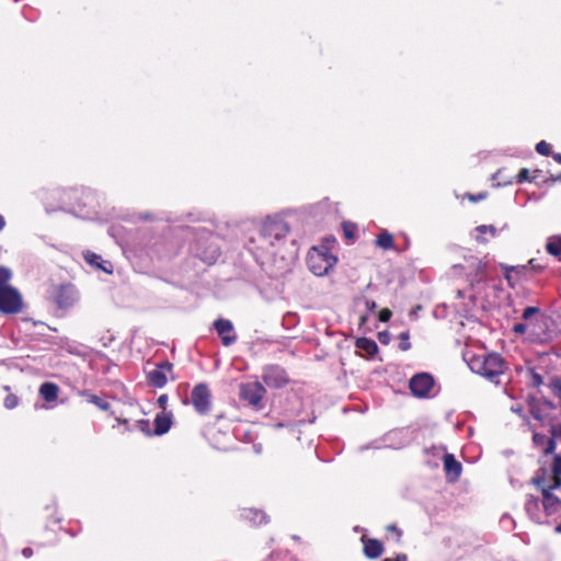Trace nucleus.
Listing matches in <instances>:
<instances>
[{"label": "nucleus", "mask_w": 561, "mask_h": 561, "mask_svg": "<svg viewBox=\"0 0 561 561\" xmlns=\"http://www.w3.org/2000/svg\"><path fill=\"white\" fill-rule=\"evenodd\" d=\"M536 150L542 156H548L550 153V145L545 140H541L536 145Z\"/></svg>", "instance_id": "bb28decb"}, {"label": "nucleus", "mask_w": 561, "mask_h": 561, "mask_svg": "<svg viewBox=\"0 0 561 561\" xmlns=\"http://www.w3.org/2000/svg\"><path fill=\"white\" fill-rule=\"evenodd\" d=\"M533 439H534L535 444L539 445V444H543L547 438L542 434L535 433L533 436Z\"/></svg>", "instance_id": "e433bc0d"}, {"label": "nucleus", "mask_w": 561, "mask_h": 561, "mask_svg": "<svg viewBox=\"0 0 561 561\" xmlns=\"http://www.w3.org/2000/svg\"><path fill=\"white\" fill-rule=\"evenodd\" d=\"M528 264L531 266L533 270L540 271L542 270V266L536 264V261L533 259L528 262Z\"/></svg>", "instance_id": "a18cd8bd"}, {"label": "nucleus", "mask_w": 561, "mask_h": 561, "mask_svg": "<svg viewBox=\"0 0 561 561\" xmlns=\"http://www.w3.org/2000/svg\"><path fill=\"white\" fill-rule=\"evenodd\" d=\"M392 312L388 308H383L379 312V320L381 322H387L390 320Z\"/></svg>", "instance_id": "72a5a7b5"}, {"label": "nucleus", "mask_w": 561, "mask_h": 561, "mask_svg": "<svg viewBox=\"0 0 561 561\" xmlns=\"http://www.w3.org/2000/svg\"><path fill=\"white\" fill-rule=\"evenodd\" d=\"M550 388H551L553 394L559 399V401L561 403V379L554 378L550 383Z\"/></svg>", "instance_id": "393cba45"}, {"label": "nucleus", "mask_w": 561, "mask_h": 561, "mask_svg": "<svg viewBox=\"0 0 561 561\" xmlns=\"http://www.w3.org/2000/svg\"><path fill=\"white\" fill-rule=\"evenodd\" d=\"M356 347L358 351L365 352L369 356L376 354L378 351V345L376 344V342L367 337L357 339Z\"/></svg>", "instance_id": "6ab92c4d"}, {"label": "nucleus", "mask_w": 561, "mask_h": 561, "mask_svg": "<svg viewBox=\"0 0 561 561\" xmlns=\"http://www.w3.org/2000/svg\"><path fill=\"white\" fill-rule=\"evenodd\" d=\"M242 516L254 525H261L267 522V516L264 512L253 508L244 510Z\"/></svg>", "instance_id": "aec40b11"}, {"label": "nucleus", "mask_w": 561, "mask_h": 561, "mask_svg": "<svg viewBox=\"0 0 561 561\" xmlns=\"http://www.w3.org/2000/svg\"><path fill=\"white\" fill-rule=\"evenodd\" d=\"M380 342H383L386 340V336L379 335Z\"/></svg>", "instance_id": "6e6d98bb"}, {"label": "nucleus", "mask_w": 561, "mask_h": 561, "mask_svg": "<svg viewBox=\"0 0 561 561\" xmlns=\"http://www.w3.org/2000/svg\"><path fill=\"white\" fill-rule=\"evenodd\" d=\"M536 179V176H533L531 180ZM530 180V176H529V170L528 169H522L519 171V173L517 174L516 176V182L517 183H523L525 181H528Z\"/></svg>", "instance_id": "c85d7f7f"}, {"label": "nucleus", "mask_w": 561, "mask_h": 561, "mask_svg": "<svg viewBox=\"0 0 561 561\" xmlns=\"http://www.w3.org/2000/svg\"><path fill=\"white\" fill-rule=\"evenodd\" d=\"M380 342H383L386 340V336L379 335Z\"/></svg>", "instance_id": "5fc2aeb1"}, {"label": "nucleus", "mask_w": 561, "mask_h": 561, "mask_svg": "<svg viewBox=\"0 0 561 561\" xmlns=\"http://www.w3.org/2000/svg\"><path fill=\"white\" fill-rule=\"evenodd\" d=\"M380 342H383L386 340V336L379 335Z\"/></svg>", "instance_id": "4d7b16f0"}, {"label": "nucleus", "mask_w": 561, "mask_h": 561, "mask_svg": "<svg viewBox=\"0 0 561 561\" xmlns=\"http://www.w3.org/2000/svg\"><path fill=\"white\" fill-rule=\"evenodd\" d=\"M470 367L472 370L482 375L490 381L499 382L497 378L504 371V362L499 354L493 353L473 359L470 364Z\"/></svg>", "instance_id": "20e7f679"}, {"label": "nucleus", "mask_w": 561, "mask_h": 561, "mask_svg": "<svg viewBox=\"0 0 561 561\" xmlns=\"http://www.w3.org/2000/svg\"><path fill=\"white\" fill-rule=\"evenodd\" d=\"M84 256V260L92 266H95L102 271H104L105 273H108L111 274L112 273V265L110 264V262H106V261H103L102 257L93 252H85L83 254Z\"/></svg>", "instance_id": "f3484780"}, {"label": "nucleus", "mask_w": 561, "mask_h": 561, "mask_svg": "<svg viewBox=\"0 0 561 561\" xmlns=\"http://www.w3.org/2000/svg\"><path fill=\"white\" fill-rule=\"evenodd\" d=\"M266 390L259 381L243 382L239 386V397L254 410L260 411L265 407L264 397Z\"/></svg>", "instance_id": "39448f33"}, {"label": "nucleus", "mask_w": 561, "mask_h": 561, "mask_svg": "<svg viewBox=\"0 0 561 561\" xmlns=\"http://www.w3.org/2000/svg\"><path fill=\"white\" fill-rule=\"evenodd\" d=\"M533 381H534L535 386H540L542 383V377L539 374L534 373L533 374Z\"/></svg>", "instance_id": "a19ab883"}, {"label": "nucleus", "mask_w": 561, "mask_h": 561, "mask_svg": "<svg viewBox=\"0 0 561 561\" xmlns=\"http://www.w3.org/2000/svg\"><path fill=\"white\" fill-rule=\"evenodd\" d=\"M22 554H23L24 558H31L33 556L32 548H28V547L24 548L22 550Z\"/></svg>", "instance_id": "37998d69"}, {"label": "nucleus", "mask_w": 561, "mask_h": 561, "mask_svg": "<svg viewBox=\"0 0 561 561\" xmlns=\"http://www.w3.org/2000/svg\"><path fill=\"white\" fill-rule=\"evenodd\" d=\"M501 175H502V170H499L494 175H493V179L494 180H500V182L497 183V185H508V184H512V179H501Z\"/></svg>", "instance_id": "473e14b6"}, {"label": "nucleus", "mask_w": 561, "mask_h": 561, "mask_svg": "<svg viewBox=\"0 0 561 561\" xmlns=\"http://www.w3.org/2000/svg\"><path fill=\"white\" fill-rule=\"evenodd\" d=\"M410 390L417 398H427L434 388V379L427 373L413 376L410 380Z\"/></svg>", "instance_id": "1a4fd4ad"}, {"label": "nucleus", "mask_w": 561, "mask_h": 561, "mask_svg": "<svg viewBox=\"0 0 561 561\" xmlns=\"http://www.w3.org/2000/svg\"><path fill=\"white\" fill-rule=\"evenodd\" d=\"M264 382L272 388H282L288 382L286 371L279 366H268L263 371Z\"/></svg>", "instance_id": "9b49d317"}, {"label": "nucleus", "mask_w": 561, "mask_h": 561, "mask_svg": "<svg viewBox=\"0 0 561 561\" xmlns=\"http://www.w3.org/2000/svg\"><path fill=\"white\" fill-rule=\"evenodd\" d=\"M8 283L0 282V312L16 313L22 308V299L18 290Z\"/></svg>", "instance_id": "423d86ee"}, {"label": "nucleus", "mask_w": 561, "mask_h": 561, "mask_svg": "<svg viewBox=\"0 0 561 561\" xmlns=\"http://www.w3.org/2000/svg\"><path fill=\"white\" fill-rule=\"evenodd\" d=\"M517 267H514V266H511V267H506V279L508 282H511V279H513V276H511V273L516 271Z\"/></svg>", "instance_id": "c03bdc74"}, {"label": "nucleus", "mask_w": 561, "mask_h": 561, "mask_svg": "<svg viewBox=\"0 0 561 561\" xmlns=\"http://www.w3.org/2000/svg\"><path fill=\"white\" fill-rule=\"evenodd\" d=\"M538 312L539 309L537 307H527L524 309L523 318L527 320Z\"/></svg>", "instance_id": "2f4dec72"}, {"label": "nucleus", "mask_w": 561, "mask_h": 561, "mask_svg": "<svg viewBox=\"0 0 561 561\" xmlns=\"http://www.w3.org/2000/svg\"><path fill=\"white\" fill-rule=\"evenodd\" d=\"M82 396H85L88 401L94 405H96L99 409L106 411L110 408V403L102 398L95 396V394H89L83 392Z\"/></svg>", "instance_id": "b1692460"}, {"label": "nucleus", "mask_w": 561, "mask_h": 561, "mask_svg": "<svg viewBox=\"0 0 561 561\" xmlns=\"http://www.w3.org/2000/svg\"><path fill=\"white\" fill-rule=\"evenodd\" d=\"M382 561H408V556L405 553H399L394 558H386Z\"/></svg>", "instance_id": "f704fd0d"}, {"label": "nucleus", "mask_w": 561, "mask_h": 561, "mask_svg": "<svg viewBox=\"0 0 561 561\" xmlns=\"http://www.w3.org/2000/svg\"><path fill=\"white\" fill-rule=\"evenodd\" d=\"M553 182L561 181V173L559 175L552 176L551 179Z\"/></svg>", "instance_id": "8fccbe9b"}, {"label": "nucleus", "mask_w": 561, "mask_h": 561, "mask_svg": "<svg viewBox=\"0 0 561 561\" xmlns=\"http://www.w3.org/2000/svg\"><path fill=\"white\" fill-rule=\"evenodd\" d=\"M477 230H478L479 232H481V233L489 232V233H491L493 237H495V236H496V233H497L496 228H495L494 226H492V225H489V226H488V225H481V226H478V227H477Z\"/></svg>", "instance_id": "c756f323"}, {"label": "nucleus", "mask_w": 561, "mask_h": 561, "mask_svg": "<svg viewBox=\"0 0 561 561\" xmlns=\"http://www.w3.org/2000/svg\"><path fill=\"white\" fill-rule=\"evenodd\" d=\"M345 234H346V237H348V238H351V237H352L351 231H348L347 229H345Z\"/></svg>", "instance_id": "603ef678"}, {"label": "nucleus", "mask_w": 561, "mask_h": 561, "mask_svg": "<svg viewBox=\"0 0 561 561\" xmlns=\"http://www.w3.org/2000/svg\"><path fill=\"white\" fill-rule=\"evenodd\" d=\"M552 157L557 162L561 163V153H554Z\"/></svg>", "instance_id": "09e8293b"}, {"label": "nucleus", "mask_w": 561, "mask_h": 561, "mask_svg": "<svg viewBox=\"0 0 561 561\" xmlns=\"http://www.w3.org/2000/svg\"><path fill=\"white\" fill-rule=\"evenodd\" d=\"M399 337L401 340L400 348L402 351L410 350L411 348V343L409 342V332H402Z\"/></svg>", "instance_id": "cd10ccee"}, {"label": "nucleus", "mask_w": 561, "mask_h": 561, "mask_svg": "<svg viewBox=\"0 0 561 561\" xmlns=\"http://www.w3.org/2000/svg\"><path fill=\"white\" fill-rule=\"evenodd\" d=\"M218 254V251L217 250H214L213 254H211V259Z\"/></svg>", "instance_id": "864d4df0"}, {"label": "nucleus", "mask_w": 561, "mask_h": 561, "mask_svg": "<svg viewBox=\"0 0 561 561\" xmlns=\"http://www.w3.org/2000/svg\"><path fill=\"white\" fill-rule=\"evenodd\" d=\"M50 298L62 309L72 307L79 299L77 289L71 284L55 286L50 290Z\"/></svg>", "instance_id": "0eeeda50"}, {"label": "nucleus", "mask_w": 561, "mask_h": 561, "mask_svg": "<svg viewBox=\"0 0 561 561\" xmlns=\"http://www.w3.org/2000/svg\"><path fill=\"white\" fill-rule=\"evenodd\" d=\"M388 530L396 531L399 537L402 535L401 530H399L394 525L388 526Z\"/></svg>", "instance_id": "49530a36"}, {"label": "nucleus", "mask_w": 561, "mask_h": 561, "mask_svg": "<svg viewBox=\"0 0 561 561\" xmlns=\"http://www.w3.org/2000/svg\"><path fill=\"white\" fill-rule=\"evenodd\" d=\"M58 393L59 387L54 382H44L39 387V394L47 402L56 401Z\"/></svg>", "instance_id": "a211bd4d"}, {"label": "nucleus", "mask_w": 561, "mask_h": 561, "mask_svg": "<svg viewBox=\"0 0 561 561\" xmlns=\"http://www.w3.org/2000/svg\"><path fill=\"white\" fill-rule=\"evenodd\" d=\"M376 244L385 250L393 248V238L388 231H382L378 234Z\"/></svg>", "instance_id": "4be33fe9"}, {"label": "nucleus", "mask_w": 561, "mask_h": 561, "mask_svg": "<svg viewBox=\"0 0 561 561\" xmlns=\"http://www.w3.org/2000/svg\"><path fill=\"white\" fill-rule=\"evenodd\" d=\"M154 434L163 435L165 434L172 425V413L171 412H161L158 413L154 417Z\"/></svg>", "instance_id": "4468645a"}, {"label": "nucleus", "mask_w": 561, "mask_h": 561, "mask_svg": "<svg viewBox=\"0 0 561 561\" xmlns=\"http://www.w3.org/2000/svg\"><path fill=\"white\" fill-rule=\"evenodd\" d=\"M527 330V325L524 323H517L514 325V332L515 333H525Z\"/></svg>", "instance_id": "4c0bfd02"}, {"label": "nucleus", "mask_w": 561, "mask_h": 561, "mask_svg": "<svg viewBox=\"0 0 561 561\" xmlns=\"http://www.w3.org/2000/svg\"><path fill=\"white\" fill-rule=\"evenodd\" d=\"M366 320H367V317H366V316H362V317H360V323H365V322H366Z\"/></svg>", "instance_id": "3c124183"}, {"label": "nucleus", "mask_w": 561, "mask_h": 561, "mask_svg": "<svg viewBox=\"0 0 561 561\" xmlns=\"http://www.w3.org/2000/svg\"><path fill=\"white\" fill-rule=\"evenodd\" d=\"M191 402L197 413L204 415L209 412L211 407V393L206 383H198L193 388Z\"/></svg>", "instance_id": "6e6552de"}, {"label": "nucleus", "mask_w": 561, "mask_h": 561, "mask_svg": "<svg viewBox=\"0 0 561 561\" xmlns=\"http://www.w3.org/2000/svg\"><path fill=\"white\" fill-rule=\"evenodd\" d=\"M546 249L553 256L561 255V236H551L547 240Z\"/></svg>", "instance_id": "412c9836"}, {"label": "nucleus", "mask_w": 561, "mask_h": 561, "mask_svg": "<svg viewBox=\"0 0 561 561\" xmlns=\"http://www.w3.org/2000/svg\"><path fill=\"white\" fill-rule=\"evenodd\" d=\"M364 554L368 559H377L383 553V545L377 539H363Z\"/></svg>", "instance_id": "2eb2a0df"}, {"label": "nucleus", "mask_w": 561, "mask_h": 561, "mask_svg": "<svg viewBox=\"0 0 561 561\" xmlns=\"http://www.w3.org/2000/svg\"><path fill=\"white\" fill-rule=\"evenodd\" d=\"M561 482V456L558 455L553 458L552 462V474L548 482L554 483V482Z\"/></svg>", "instance_id": "5701e85b"}, {"label": "nucleus", "mask_w": 561, "mask_h": 561, "mask_svg": "<svg viewBox=\"0 0 561 561\" xmlns=\"http://www.w3.org/2000/svg\"><path fill=\"white\" fill-rule=\"evenodd\" d=\"M4 226H5V220H4L3 216L0 215V231L4 228Z\"/></svg>", "instance_id": "de8ad7c7"}, {"label": "nucleus", "mask_w": 561, "mask_h": 561, "mask_svg": "<svg viewBox=\"0 0 561 561\" xmlns=\"http://www.w3.org/2000/svg\"><path fill=\"white\" fill-rule=\"evenodd\" d=\"M214 328L216 329L225 346H229L237 341L233 324L230 320L218 319L214 322Z\"/></svg>", "instance_id": "f8f14e48"}, {"label": "nucleus", "mask_w": 561, "mask_h": 561, "mask_svg": "<svg viewBox=\"0 0 561 561\" xmlns=\"http://www.w3.org/2000/svg\"><path fill=\"white\" fill-rule=\"evenodd\" d=\"M552 434H553V436L561 438V424L553 425Z\"/></svg>", "instance_id": "79ce46f5"}, {"label": "nucleus", "mask_w": 561, "mask_h": 561, "mask_svg": "<svg viewBox=\"0 0 561 561\" xmlns=\"http://www.w3.org/2000/svg\"><path fill=\"white\" fill-rule=\"evenodd\" d=\"M533 481L541 490V504L547 517L558 513L561 510V482L550 483L546 479L539 478H534Z\"/></svg>", "instance_id": "7ed1b4c3"}, {"label": "nucleus", "mask_w": 561, "mask_h": 561, "mask_svg": "<svg viewBox=\"0 0 561 561\" xmlns=\"http://www.w3.org/2000/svg\"><path fill=\"white\" fill-rule=\"evenodd\" d=\"M167 403H168V396L167 394H161L159 398H158V404L160 408H162L163 410L165 409L167 407Z\"/></svg>", "instance_id": "58836bf2"}, {"label": "nucleus", "mask_w": 561, "mask_h": 561, "mask_svg": "<svg viewBox=\"0 0 561 561\" xmlns=\"http://www.w3.org/2000/svg\"><path fill=\"white\" fill-rule=\"evenodd\" d=\"M172 370V364L168 360L160 363L156 368L147 374L150 386L162 388L168 381V374Z\"/></svg>", "instance_id": "9d476101"}, {"label": "nucleus", "mask_w": 561, "mask_h": 561, "mask_svg": "<svg viewBox=\"0 0 561 561\" xmlns=\"http://www.w3.org/2000/svg\"><path fill=\"white\" fill-rule=\"evenodd\" d=\"M364 305L368 311H374L377 308V304L374 300L364 299Z\"/></svg>", "instance_id": "c9c22d12"}, {"label": "nucleus", "mask_w": 561, "mask_h": 561, "mask_svg": "<svg viewBox=\"0 0 561 561\" xmlns=\"http://www.w3.org/2000/svg\"><path fill=\"white\" fill-rule=\"evenodd\" d=\"M525 511L534 522L539 524L546 522L547 515L538 497L528 495L525 502Z\"/></svg>", "instance_id": "ddd939ff"}, {"label": "nucleus", "mask_w": 561, "mask_h": 561, "mask_svg": "<svg viewBox=\"0 0 561 561\" xmlns=\"http://www.w3.org/2000/svg\"><path fill=\"white\" fill-rule=\"evenodd\" d=\"M336 262V256L329 252L325 244L312 247L307 255V265L316 276L327 275Z\"/></svg>", "instance_id": "f03ea898"}, {"label": "nucleus", "mask_w": 561, "mask_h": 561, "mask_svg": "<svg viewBox=\"0 0 561 561\" xmlns=\"http://www.w3.org/2000/svg\"><path fill=\"white\" fill-rule=\"evenodd\" d=\"M554 447H556V443H554L553 439L550 438V439L547 440V447H546L545 451L547 454L552 453Z\"/></svg>", "instance_id": "ea45409f"}, {"label": "nucleus", "mask_w": 561, "mask_h": 561, "mask_svg": "<svg viewBox=\"0 0 561 561\" xmlns=\"http://www.w3.org/2000/svg\"><path fill=\"white\" fill-rule=\"evenodd\" d=\"M12 273L9 268L0 266V282H9Z\"/></svg>", "instance_id": "7c9ffc66"}, {"label": "nucleus", "mask_w": 561, "mask_h": 561, "mask_svg": "<svg viewBox=\"0 0 561 561\" xmlns=\"http://www.w3.org/2000/svg\"><path fill=\"white\" fill-rule=\"evenodd\" d=\"M289 231V227L285 220L278 217H268L262 224L257 240H252V243L257 242L255 249L272 252L278 243L283 242Z\"/></svg>", "instance_id": "f257e3e1"}, {"label": "nucleus", "mask_w": 561, "mask_h": 561, "mask_svg": "<svg viewBox=\"0 0 561 561\" xmlns=\"http://www.w3.org/2000/svg\"><path fill=\"white\" fill-rule=\"evenodd\" d=\"M19 404V398L15 394H8L4 399L7 409H14Z\"/></svg>", "instance_id": "a878e982"}, {"label": "nucleus", "mask_w": 561, "mask_h": 561, "mask_svg": "<svg viewBox=\"0 0 561 561\" xmlns=\"http://www.w3.org/2000/svg\"><path fill=\"white\" fill-rule=\"evenodd\" d=\"M444 469L451 480H457L461 473V463L456 460L454 455L446 454L444 456Z\"/></svg>", "instance_id": "dca6fc26"}]
</instances>
